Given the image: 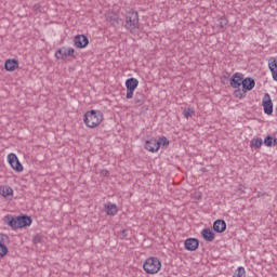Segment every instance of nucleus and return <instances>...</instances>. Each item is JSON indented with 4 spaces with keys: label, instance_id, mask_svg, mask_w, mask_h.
Returning a JSON list of instances; mask_svg holds the SVG:
<instances>
[{
    "label": "nucleus",
    "instance_id": "nucleus-1",
    "mask_svg": "<svg viewBox=\"0 0 277 277\" xmlns=\"http://www.w3.org/2000/svg\"><path fill=\"white\" fill-rule=\"evenodd\" d=\"M83 122L89 129H96L103 122V113L101 110H90L83 116Z\"/></svg>",
    "mask_w": 277,
    "mask_h": 277
},
{
    "label": "nucleus",
    "instance_id": "nucleus-2",
    "mask_svg": "<svg viewBox=\"0 0 277 277\" xmlns=\"http://www.w3.org/2000/svg\"><path fill=\"white\" fill-rule=\"evenodd\" d=\"M124 27L130 34H137L140 31V14L137 11L127 13Z\"/></svg>",
    "mask_w": 277,
    "mask_h": 277
},
{
    "label": "nucleus",
    "instance_id": "nucleus-3",
    "mask_svg": "<svg viewBox=\"0 0 277 277\" xmlns=\"http://www.w3.org/2000/svg\"><path fill=\"white\" fill-rule=\"evenodd\" d=\"M143 269L146 274H158L161 269V261L157 258H149L143 264Z\"/></svg>",
    "mask_w": 277,
    "mask_h": 277
},
{
    "label": "nucleus",
    "instance_id": "nucleus-4",
    "mask_svg": "<svg viewBox=\"0 0 277 277\" xmlns=\"http://www.w3.org/2000/svg\"><path fill=\"white\" fill-rule=\"evenodd\" d=\"M137 85H140V81L137 78H129L126 80V88H127V95L126 98L131 100L133 98V94L135 90H137Z\"/></svg>",
    "mask_w": 277,
    "mask_h": 277
},
{
    "label": "nucleus",
    "instance_id": "nucleus-5",
    "mask_svg": "<svg viewBox=\"0 0 277 277\" xmlns=\"http://www.w3.org/2000/svg\"><path fill=\"white\" fill-rule=\"evenodd\" d=\"M262 107L266 116H272L274 114V103L272 102V96L269 93H265L262 100Z\"/></svg>",
    "mask_w": 277,
    "mask_h": 277
},
{
    "label": "nucleus",
    "instance_id": "nucleus-6",
    "mask_svg": "<svg viewBox=\"0 0 277 277\" xmlns=\"http://www.w3.org/2000/svg\"><path fill=\"white\" fill-rule=\"evenodd\" d=\"M8 161L11 168L15 170V172H23V164L18 160V156H16V154L14 153L9 154Z\"/></svg>",
    "mask_w": 277,
    "mask_h": 277
},
{
    "label": "nucleus",
    "instance_id": "nucleus-7",
    "mask_svg": "<svg viewBox=\"0 0 277 277\" xmlns=\"http://www.w3.org/2000/svg\"><path fill=\"white\" fill-rule=\"evenodd\" d=\"M10 243V236L5 234H0V259H3L8 254V246Z\"/></svg>",
    "mask_w": 277,
    "mask_h": 277
},
{
    "label": "nucleus",
    "instance_id": "nucleus-8",
    "mask_svg": "<svg viewBox=\"0 0 277 277\" xmlns=\"http://www.w3.org/2000/svg\"><path fill=\"white\" fill-rule=\"evenodd\" d=\"M243 80H245L243 74L236 72L229 79V83H230L232 88L237 90V88H241V85H243Z\"/></svg>",
    "mask_w": 277,
    "mask_h": 277
},
{
    "label": "nucleus",
    "instance_id": "nucleus-9",
    "mask_svg": "<svg viewBox=\"0 0 277 277\" xmlns=\"http://www.w3.org/2000/svg\"><path fill=\"white\" fill-rule=\"evenodd\" d=\"M198 246H200V242L196 238H187L184 241V248L185 250H188V252H196V250H198Z\"/></svg>",
    "mask_w": 277,
    "mask_h": 277
},
{
    "label": "nucleus",
    "instance_id": "nucleus-10",
    "mask_svg": "<svg viewBox=\"0 0 277 277\" xmlns=\"http://www.w3.org/2000/svg\"><path fill=\"white\" fill-rule=\"evenodd\" d=\"M74 44L77 49H85L90 44V40L84 35H77L74 39Z\"/></svg>",
    "mask_w": 277,
    "mask_h": 277
},
{
    "label": "nucleus",
    "instance_id": "nucleus-11",
    "mask_svg": "<svg viewBox=\"0 0 277 277\" xmlns=\"http://www.w3.org/2000/svg\"><path fill=\"white\" fill-rule=\"evenodd\" d=\"M4 68L9 72H14V70H16V68H18V61L15 58L6 60L4 63Z\"/></svg>",
    "mask_w": 277,
    "mask_h": 277
},
{
    "label": "nucleus",
    "instance_id": "nucleus-12",
    "mask_svg": "<svg viewBox=\"0 0 277 277\" xmlns=\"http://www.w3.org/2000/svg\"><path fill=\"white\" fill-rule=\"evenodd\" d=\"M268 68L272 72V77L274 81H277V60L276 57H271L268 60Z\"/></svg>",
    "mask_w": 277,
    "mask_h": 277
},
{
    "label": "nucleus",
    "instance_id": "nucleus-13",
    "mask_svg": "<svg viewBox=\"0 0 277 277\" xmlns=\"http://www.w3.org/2000/svg\"><path fill=\"white\" fill-rule=\"evenodd\" d=\"M18 228H25V226H31V219L27 215L17 216Z\"/></svg>",
    "mask_w": 277,
    "mask_h": 277
},
{
    "label": "nucleus",
    "instance_id": "nucleus-14",
    "mask_svg": "<svg viewBox=\"0 0 277 277\" xmlns=\"http://www.w3.org/2000/svg\"><path fill=\"white\" fill-rule=\"evenodd\" d=\"M5 224H9L13 230H16L18 227V216L14 217L12 215H6L4 217Z\"/></svg>",
    "mask_w": 277,
    "mask_h": 277
},
{
    "label": "nucleus",
    "instance_id": "nucleus-15",
    "mask_svg": "<svg viewBox=\"0 0 277 277\" xmlns=\"http://www.w3.org/2000/svg\"><path fill=\"white\" fill-rule=\"evenodd\" d=\"M256 85V82L253 78H245L242 81V88L247 92H250L251 90H254V87Z\"/></svg>",
    "mask_w": 277,
    "mask_h": 277
},
{
    "label": "nucleus",
    "instance_id": "nucleus-16",
    "mask_svg": "<svg viewBox=\"0 0 277 277\" xmlns=\"http://www.w3.org/2000/svg\"><path fill=\"white\" fill-rule=\"evenodd\" d=\"M145 149L148 150L149 153H157V150H159V147L157 145V140L151 138L149 141H146Z\"/></svg>",
    "mask_w": 277,
    "mask_h": 277
},
{
    "label": "nucleus",
    "instance_id": "nucleus-17",
    "mask_svg": "<svg viewBox=\"0 0 277 277\" xmlns=\"http://www.w3.org/2000/svg\"><path fill=\"white\" fill-rule=\"evenodd\" d=\"M213 229L215 233H224L226 230V222L224 220H216L213 223Z\"/></svg>",
    "mask_w": 277,
    "mask_h": 277
},
{
    "label": "nucleus",
    "instance_id": "nucleus-18",
    "mask_svg": "<svg viewBox=\"0 0 277 277\" xmlns=\"http://www.w3.org/2000/svg\"><path fill=\"white\" fill-rule=\"evenodd\" d=\"M201 235L206 241H213L215 239V233L209 228H205L201 232Z\"/></svg>",
    "mask_w": 277,
    "mask_h": 277
},
{
    "label": "nucleus",
    "instance_id": "nucleus-19",
    "mask_svg": "<svg viewBox=\"0 0 277 277\" xmlns=\"http://www.w3.org/2000/svg\"><path fill=\"white\" fill-rule=\"evenodd\" d=\"M0 194L3 198H10V196H14V190L10 186H0Z\"/></svg>",
    "mask_w": 277,
    "mask_h": 277
},
{
    "label": "nucleus",
    "instance_id": "nucleus-20",
    "mask_svg": "<svg viewBox=\"0 0 277 277\" xmlns=\"http://www.w3.org/2000/svg\"><path fill=\"white\" fill-rule=\"evenodd\" d=\"M104 208L107 215H116V213H118V206H116V203H106Z\"/></svg>",
    "mask_w": 277,
    "mask_h": 277
},
{
    "label": "nucleus",
    "instance_id": "nucleus-21",
    "mask_svg": "<svg viewBox=\"0 0 277 277\" xmlns=\"http://www.w3.org/2000/svg\"><path fill=\"white\" fill-rule=\"evenodd\" d=\"M105 18L110 25H118V15L114 13H106Z\"/></svg>",
    "mask_w": 277,
    "mask_h": 277
},
{
    "label": "nucleus",
    "instance_id": "nucleus-22",
    "mask_svg": "<svg viewBox=\"0 0 277 277\" xmlns=\"http://www.w3.org/2000/svg\"><path fill=\"white\" fill-rule=\"evenodd\" d=\"M250 146H251V148H255V150H259V148H261L263 146V138L256 137V138L251 140Z\"/></svg>",
    "mask_w": 277,
    "mask_h": 277
},
{
    "label": "nucleus",
    "instance_id": "nucleus-23",
    "mask_svg": "<svg viewBox=\"0 0 277 277\" xmlns=\"http://www.w3.org/2000/svg\"><path fill=\"white\" fill-rule=\"evenodd\" d=\"M145 101H146V97L144 96V94H142V93L135 94V97H134L135 105H137L140 107V106L144 105Z\"/></svg>",
    "mask_w": 277,
    "mask_h": 277
},
{
    "label": "nucleus",
    "instance_id": "nucleus-24",
    "mask_svg": "<svg viewBox=\"0 0 277 277\" xmlns=\"http://www.w3.org/2000/svg\"><path fill=\"white\" fill-rule=\"evenodd\" d=\"M158 150L159 148H168L170 146V141L167 137L162 136L157 141Z\"/></svg>",
    "mask_w": 277,
    "mask_h": 277
},
{
    "label": "nucleus",
    "instance_id": "nucleus-25",
    "mask_svg": "<svg viewBox=\"0 0 277 277\" xmlns=\"http://www.w3.org/2000/svg\"><path fill=\"white\" fill-rule=\"evenodd\" d=\"M264 144L268 147L272 148V146H276L277 144V138L272 137L271 135H267L264 138Z\"/></svg>",
    "mask_w": 277,
    "mask_h": 277
},
{
    "label": "nucleus",
    "instance_id": "nucleus-26",
    "mask_svg": "<svg viewBox=\"0 0 277 277\" xmlns=\"http://www.w3.org/2000/svg\"><path fill=\"white\" fill-rule=\"evenodd\" d=\"M56 60L66 61L65 48H61L55 52Z\"/></svg>",
    "mask_w": 277,
    "mask_h": 277
},
{
    "label": "nucleus",
    "instance_id": "nucleus-27",
    "mask_svg": "<svg viewBox=\"0 0 277 277\" xmlns=\"http://www.w3.org/2000/svg\"><path fill=\"white\" fill-rule=\"evenodd\" d=\"M234 96H236V98H245L246 96V90L245 89H237L234 92Z\"/></svg>",
    "mask_w": 277,
    "mask_h": 277
},
{
    "label": "nucleus",
    "instance_id": "nucleus-28",
    "mask_svg": "<svg viewBox=\"0 0 277 277\" xmlns=\"http://www.w3.org/2000/svg\"><path fill=\"white\" fill-rule=\"evenodd\" d=\"M68 57H75V49L65 48V60H67Z\"/></svg>",
    "mask_w": 277,
    "mask_h": 277
},
{
    "label": "nucleus",
    "instance_id": "nucleus-29",
    "mask_svg": "<svg viewBox=\"0 0 277 277\" xmlns=\"http://www.w3.org/2000/svg\"><path fill=\"white\" fill-rule=\"evenodd\" d=\"M233 277H246V268H243V266H239L236 271V275Z\"/></svg>",
    "mask_w": 277,
    "mask_h": 277
},
{
    "label": "nucleus",
    "instance_id": "nucleus-30",
    "mask_svg": "<svg viewBox=\"0 0 277 277\" xmlns=\"http://www.w3.org/2000/svg\"><path fill=\"white\" fill-rule=\"evenodd\" d=\"M195 111L194 108H185L183 111V116L185 118H192V116H194Z\"/></svg>",
    "mask_w": 277,
    "mask_h": 277
},
{
    "label": "nucleus",
    "instance_id": "nucleus-31",
    "mask_svg": "<svg viewBox=\"0 0 277 277\" xmlns=\"http://www.w3.org/2000/svg\"><path fill=\"white\" fill-rule=\"evenodd\" d=\"M226 25H228V19H226L225 17H221L219 19V27H221L222 29H224V27H226Z\"/></svg>",
    "mask_w": 277,
    "mask_h": 277
},
{
    "label": "nucleus",
    "instance_id": "nucleus-32",
    "mask_svg": "<svg viewBox=\"0 0 277 277\" xmlns=\"http://www.w3.org/2000/svg\"><path fill=\"white\" fill-rule=\"evenodd\" d=\"M101 176H109V171L107 169H103L101 171Z\"/></svg>",
    "mask_w": 277,
    "mask_h": 277
},
{
    "label": "nucleus",
    "instance_id": "nucleus-33",
    "mask_svg": "<svg viewBox=\"0 0 277 277\" xmlns=\"http://www.w3.org/2000/svg\"><path fill=\"white\" fill-rule=\"evenodd\" d=\"M36 241H40V236H36Z\"/></svg>",
    "mask_w": 277,
    "mask_h": 277
},
{
    "label": "nucleus",
    "instance_id": "nucleus-34",
    "mask_svg": "<svg viewBox=\"0 0 277 277\" xmlns=\"http://www.w3.org/2000/svg\"><path fill=\"white\" fill-rule=\"evenodd\" d=\"M32 243H36V236L32 237Z\"/></svg>",
    "mask_w": 277,
    "mask_h": 277
},
{
    "label": "nucleus",
    "instance_id": "nucleus-35",
    "mask_svg": "<svg viewBox=\"0 0 277 277\" xmlns=\"http://www.w3.org/2000/svg\"><path fill=\"white\" fill-rule=\"evenodd\" d=\"M0 253H1V248H0Z\"/></svg>",
    "mask_w": 277,
    "mask_h": 277
}]
</instances>
